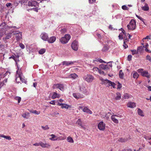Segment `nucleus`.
<instances>
[{"label": "nucleus", "instance_id": "obj_1", "mask_svg": "<svg viewBox=\"0 0 151 151\" xmlns=\"http://www.w3.org/2000/svg\"><path fill=\"white\" fill-rule=\"evenodd\" d=\"M12 28H13V29H12V30L11 29L10 30L11 31H12V33H13L14 35H16V38L17 41H19L21 39H22V32H19V31H16V30L17 29H19V28H17L15 26H8L7 29H11Z\"/></svg>", "mask_w": 151, "mask_h": 151}, {"label": "nucleus", "instance_id": "obj_2", "mask_svg": "<svg viewBox=\"0 0 151 151\" xmlns=\"http://www.w3.org/2000/svg\"><path fill=\"white\" fill-rule=\"evenodd\" d=\"M137 72L141 74L142 76L146 77L147 78H149L150 77V75L148 72L146 70H144L142 68H139L137 70Z\"/></svg>", "mask_w": 151, "mask_h": 151}, {"label": "nucleus", "instance_id": "obj_3", "mask_svg": "<svg viewBox=\"0 0 151 151\" xmlns=\"http://www.w3.org/2000/svg\"><path fill=\"white\" fill-rule=\"evenodd\" d=\"M136 22L133 19H132L127 27L129 30H134L135 29Z\"/></svg>", "mask_w": 151, "mask_h": 151}, {"label": "nucleus", "instance_id": "obj_4", "mask_svg": "<svg viewBox=\"0 0 151 151\" xmlns=\"http://www.w3.org/2000/svg\"><path fill=\"white\" fill-rule=\"evenodd\" d=\"M70 38V36L69 35L66 34L64 37H62L60 39V42L63 44L67 43Z\"/></svg>", "mask_w": 151, "mask_h": 151}, {"label": "nucleus", "instance_id": "obj_5", "mask_svg": "<svg viewBox=\"0 0 151 151\" xmlns=\"http://www.w3.org/2000/svg\"><path fill=\"white\" fill-rule=\"evenodd\" d=\"M83 78L84 80L88 83L92 82L94 79V77L90 74H87L84 76Z\"/></svg>", "mask_w": 151, "mask_h": 151}, {"label": "nucleus", "instance_id": "obj_6", "mask_svg": "<svg viewBox=\"0 0 151 151\" xmlns=\"http://www.w3.org/2000/svg\"><path fill=\"white\" fill-rule=\"evenodd\" d=\"M112 65L111 64L109 65L101 64L100 65V68L102 70L108 72V70H109L110 68H111Z\"/></svg>", "mask_w": 151, "mask_h": 151}, {"label": "nucleus", "instance_id": "obj_7", "mask_svg": "<svg viewBox=\"0 0 151 151\" xmlns=\"http://www.w3.org/2000/svg\"><path fill=\"white\" fill-rule=\"evenodd\" d=\"M19 70L16 71V76L15 80L17 83L20 82V80L22 79V73L19 71H18Z\"/></svg>", "mask_w": 151, "mask_h": 151}, {"label": "nucleus", "instance_id": "obj_8", "mask_svg": "<svg viewBox=\"0 0 151 151\" xmlns=\"http://www.w3.org/2000/svg\"><path fill=\"white\" fill-rule=\"evenodd\" d=\"M106 124L103 121L100 122L98 124V129L101 131H104L105 128Z\"/></svg>", "mask_w": 151, "mask_h": 151}, {"label": "nucleus", "instance_id": "obj_9", "mask_svg": "<svg viewBox=\"0 0 151 151\" xmlns=\"http://www.w3.org/2000/svg\"><path fill=\"white\" fill-rule=\"evenodd\" d=\"M100 79L102 81H104L103 82L104 84L106 82L107 83H108L109 86H112L114 88H115V86L116 85V84L114 82H112L108 79H105L104 80V79L102 78Z\"/></svg>", "mask_w": 151, "mask_h": 151}, {"label": "nucleus", "instance_id": "obj_10", "mask_svg": "<svg viewBox=\"0 0 151 151\" xmlns=\"http://www.w3.org/2000/svg\"><path fill=\"white\" fill-rule=\"evenodd\" d=\"M121 117L120 115L116 114L113 115L111 116V119L112 121L115 123L118 124L119 123L118 120L117 119V117Z\"/></svg>", "mask_w": 151, "mask_h": 151}, {"label": "nucleus", "instance_id": "obj_11", "mask_svg": "<svg viewBox=\"0 0 151 151\" xmlns=\"http://www.w3.org/2000/svg\"><path fill=\"white\" fill-rule=\"evenodd\" d=\"M71 47L72 49L76 51L78 50V42L76 41H74L72 43Z\"/></svg>", "mask_w": 151, "mask_h": 151}, {"label": "nucleus", "instance_id": "obj_12", "mask_svg": "<svg viewBox=\"0 0 151 151\" xmlns=\"http://www.w3.org/2000/svg\"><path fill=\"white\" fill-rule=\"evenodd\" d=\"M73 96L76 99L83 98L84 97L83 94L78 93H73Z\"/></svg>", "mask_w": 151, "mask_h": 151}, {"label": "nucleus", "instance_id": "obj_13", "mask_svg": "<svg viewBox=\"0 0 151 151\" xmlns=\"http://www.w3.org/2000/svg\"><path fill=\"white\" fill-rule=\"evenodd\" d=\"M40 37L42 40L45 41H47L48 39V35L45 32L42 33L40 35Z\"/></svg>", "mask_w": 151, "mask_h": 151}, {"label": "nucleus", "instance_id": "obj_14", "mask_svg": "<svg viewBox=\"0 0 151 151\" xmlns=\"http://www.w3.org/2000/svg\"><path fill=\"white\" fill-rule=\"evenodd\" d=\"M56 88L59 89L60 90L63 91L64 90V86L62 84H56L54 85Z\"/></svg>", "mask_w": 151, "mask_h": 151}, {"label": "nucleus", "instance_id": "obj_15", "mask_svg": "<svg viewBox=\"0 0 151 151\" xmlns=\"http://www.w3.org/2000/svg\"><path fill=\"white\" fill-rule=\"evenodd\" d=\"M80 90L81 92L86 95H87L89 94V92L86 90L85 87L80 86Z\"/></svg>", "mask_w": 151, "mask_h": 151}, {"label": "nucleus", "instance_id": "obj_16", "mask_svg": "<svg viewBox=\"0 0 151 151\" xmlns=\"http://www.w3.org/2000/svg\"><path fill=\"white\" fill-rule=\"evenodd\" d=\"M56 38L55 36H52L50 37L49 39H48L47 41L49 43H52L54 42Z\"/></svg>", "mask_w": 151, "mask_h": 151}, {"label": "nucleus", "instance_id": "obj_17", "mask_svg": "<svg viewBox=\"0 0 151 151\" xmlns=\"http://www.w3.org/2000/svg\"><path fill=\"white\" fill-rule=\"evenodd\" d=\"M40 145L43 148H48L50 146V145L49 144L46 143H44L42 142H40Z\"/></svg>", "mask_w": 151, "mask_h": 151}, {"label": "nucleus", "instance_id": "obj_18", "mask_svg": "<svg viewBox=\"0 0 151 151\" xmlns=\"http://www.w3.org/2000/svg\"><path fill=\"white\" fill-rule=\"evenodd\" d=\"M127 106L128 107L134 108L136 106V104L134 103L130 102L127 103Z\"/></svg>", "mask_w": 151, "mask_h": 151}, {"label": "nucleus", "instance_id": "obj_19", "mask_svg": "<svg viewBox=\"0 0 151 151\" xmlns=\"http://www.w3.org/2000/svg\"><path fill=\"white\" fill-rule=\"evenodd\" d=\"M83 111L90 114H91L92 113V111L90 109H89L86 106L83 109Z\"/></svg>", "mask_w": 151, "mask_h": 151}, {"label": "nucleus", "instance_id": "obj_20", "mask_svg": "<svg viewBox=\"0 0 151 151\" xmlns=\"http://www.w3.org/2000/svg\"><path fill=\"white\" fill-rule=\"evenodd\" d=\"M141 8L142 10L144 11H147L149 9V7L148 4L146 3H145L144 6H142Z\"/></svg>", "mask_w": 151, "mask_h": 151}, {"label": "nucleus", "instance_id": "obj_21", "mask_svg": "<svg viewBox=\"0 0 151 151\" xmlns=\"http://www.w3.org/2000/svg\"><path fill=\"white\" fill-rule=\"evenodd\" d=\"M93 69L94 70H97L98 72H99V73L100 74H103V75H105L106 74V73H105V72H104V71H102V70H101V69H99V68H98L97 67H96V68H93Z\"/></svg>", "mask_w": 151, "mask_h": 151}, {"label": "nucleus", "instance_id": "obj_22", "mask_svg": "<svg viewBox=\"0 0 151 151\" xmlns=\"http://www.w3.org/2000/svg\"><path fill=\"white\" fill-rule=\"evenodd\" d=\"M11 32H12L7 34V35H6V37H4L3 38V40H6L9 39L11 37L12 34V33H12V31Z\"/></svg>", "mask_w": 151, "mask_h": 151}, {"label": "nucleus", "instance_id": "obj_23", "mask_svg": "<svg viewBox=\"0 0 151 151\" xmlns=\"http://www.w3.org/2000/svg\"><path fill=\"white\" fill-rule=\"evenodd\" d=\"M142 45L143 46V47L144 48H145V51L149 53H151V51L147 49V47L148 46V45L147 43H145V45H144V43H142Z\"/></svg>", "mask_w": 151, "mask_h": 151}, {"label": "nucleus", "instance_id": "obj_24", "mask_svg": "<svg viewBox=\"0 0 151 151\" xmlns=\"http://www.w3.org/2000/svg\"><path fill=\"white\" fill-rule=\"evenodd\" d=\"M60 96V94L57 93L56 92H54L53 93V94L52 96V99H54L56 98H59Z\"/></svg>", "mask_w": 151, "mask_h": 151}, {"label": "nucleus", "instance_id": "obj_25", "mask_svg": "<svg viewBox=\"0 0 151 151\" xmlns=\"http://www.w3.org/2000/svg\"><path fill=\"white\" fill-rule=\"evenodd\" d=\"M78 77V76L75 73L71 74L69 75L68 78H72L73 79H75Z\"/></svg>", "mask_w": 151, "mask_h": 151}, {"label": "nucleus", "instance_id": "obj_26", "mask_svg": "<svg viewBox=\"0 0 151 151\" xmlns=\"http://www.w3.org/2000/svg\"><path fill=\"white\" fill-rule=\"evenodd\" d=\"M116 96L115 98V99L116 100H120L121 98V94L119 93H116Z\"/></svg>", "mask_w": 151, "mask_h": 151}, {"label": "nucleus", "instance_id": "obj_27", "mask_svg": "<svg viewBox=\"0 0 151 151\" xmlns=\"http://www.w3.org/2000/svg\"><path fill=\"white\" fill-rule=\"evenodd\" d=\"M51 136L52 137L50 138V139L51 140L55 141L57 140L58 137L55 135L53 134H52L51 135Z\"/></svg>", "mask_w": 151, "mask_h": 151}, {"label": "nucleus", "instance_id": "obj_28", "mask_svg": "<svg viewBox=\"0 0 151 151\" xmlns=\"http://www.w3.org/2000/svg\"><path fill=\"white\" fill-rule=\"evenodd\" d=\"M133 73H133V76H132L134 78H136V79L139 76V74H138L136 72L134 71Z\"/></svg>", "mask_w": 151, "mask_h": 151}, {"label": "nucleus", "instance_id": "obj_29", "mask_svg": "<svg viewBox=\"0 0 151 151\" xmlns=\"http://www.w3.org/2000/svg\"><path fill=\"white\" fill-rule=\"evenodd\" d=\"M137 113L138 114L141 116H144V115L143 114V111L141 110L140 109H138L137 110Z\"/></svg>", "mask_w": 151, "mask_h": 151}, {"label": "nucleus", "instance_id": "obj_30", "mask_svg": "<svg viewBox=\"0 0 151 151\" xmlns=\"http://www.w3.org/2000/svg\"><path fill=\"white\" fill-rule=\"evenodd\" d=\"M22 116L24 118L27 119L29 117V113H26L23 114H22Z\"/></svg>", "mask_w": 151, "mask_h": 151}, {"label": "nucleus", "instance_id": "obj_31", "mask_svg": "<svg viewBox=\"0 0 151 151\" xmlns=\"http://www.w3.org/2000/svg\"><path fill=\"white\" fill-rule=\"evenodd\" d=\"M0 136L1 137L4 138L9 140H11L12 139L11 137L9 136H6L1 134V135H0Z\"/></svg>", "mask_w": 151, "mask_h": 151}, {"label": "nucleus", "instance_id": "obj_32", "mask_svg": "<svg viewBox=\"0 0 151 151\" xmlns=\"http://www.w3.org/2000/svg\"><path fill=\"white\" fill-rule=\"evenodd\" d=\"M109 49V47L107 45H104L103 48L102 50V51L103 52H106Z\"/></svg>", "mask_w": 151, "mask_h": 151}, {"label": "nucleus", "instance_id": "obj_33", "mask_svg": "<svg viewBox=\"0 0 151 151\" xmlns=\"http://www.w3.org/2000/svg\"><path fill=\"white\" fill-rule=\"evenodd\" d=\"M123 30V33H120L119 36V39L120 40H122L123 39V34H125V31L124 30V29H122Z\"/></svg>", "mask_w": 151, "mask_h": 151}, {"label": "nucleus", "instance_id": "obj_34", "mask_svg": "<svg viewBox=\"0 0 151 151\" xmlns=\"http://www.w3.org/2000/svg\"><path fill=\"white\" fill-rule=\"evenodd\" d=\"M69 107H70V106L69 105H68L67 104H63V105H62L61 107L62 108H65L66 109H68V108Z\"/></svg>", "mask_w": 151, "mask_h": 151}, {"label": "nucleus", "instance_id": "obj_35", "mask_svg": "<svg viewBox=\"0 0 151 151\" xmlns=\"http://www.w3.org/2000/svg\"><path fill=\"white\" fill-rule=\"evenodd\" d=\"M11 58L13 59L14 60V61L16 63V65H17V67H18V64H17V59L15 58V57L14 56L12 55L9 58V59H11Z\"/></svg>", "mask_w": 151, "mask_h": 151}, {"label": "nucleus", "instance_id": "obj_36", "mask_svg": "<svg viewBox=\"0 0 151 151\" xmlns=\"http://www.w3.org/2000/svg\"><path fill=\"white\" fill-rule=\"evenodd\" d=\"M67 140L68 142H69L73 143L74 142V141L73 139L72 138V137H67Z\"/></svg>", "mask_w": 151, "mask_h": 151}, {"label": "nucleus", "instance_id": "obj_37", "mask_svg": "<svg viewBox=\"0 0 151 151\" xmlns=\"http://www.w3.org/2000/svg\"><path fill=\"white\" fill-rule=\"evenodd\" d=\"M124 74L122 72V70H121L119 71V76L120 78L122 79L123 78Z\"/></svg>", "mask_w": 151, "mask_h": 151}, {"label": "nucleus", "instance_id": "obj_38", "mask_svg": "<svg viewBox=\"0 0 151 151\" xmlns=\"http://www.w3.org/2000/svg\"><path fill=\"white\" fill-rule=\"evenodd\" d=\"M76 124L78 125L81 126L82 124V122L80 119H79L76 122Z\"/></svg>", "mask_w": 151, "mask_h": 151}, {"label": "nucleus", "instance_id": "obj_39", "mask_svg": "<svg viewBox=\"0 0 151 151\" xmlns=\"http://www.w3.org/2000/svg\"><path fill=\"white\" fill-rule=\"evenodd\" d=\"M45 51L46 50L45 49H42L39 51V53L40 54H42L45 52Z\"/></svg>", "mask_w": 151, "mask_h": 151}, {"label": "nucleus", "instance_id": "obj_40", "mask_svg": "<svg viewBox=\"0 0 151 151\" xmlns=\"http://www.w3.org/2000/svg\"><path fill=\"white\" fill-rule=\"evenodd\" d=\"M130 97L129 94L128 93H125L124 95V97L123 98L124 99H128Z\"/></svg>", "mask_w": 151, "mask_h": 151}, {"label": "nucleus", "instance_id": "obj_41", "mask_svg": "<svg viewBox=\"0 0 151 151\" xmlns=\"http://www.w3.org/2000/svg\"><path fill=\"white\" fill-rule=\"evenodd\" d=\"M69 62L70 61H64L62 63L63 65H65L66 66H68L70 65Z\"/></svg>", "mask_w": 151, "mask_h": 151}, {"label": "nucleus", "instance_id": "obj_42", "mask_svg": "<svg viewBox=\"0 0 151 151\" xmlns=\"http://www.w3.org/2000/svg\"><path fill=\"white\" fill-rule=\"evenodd\" d=\"M111 114L110 112H108L107 114H105V117L107 119H108Z\"/></svg>", "mask_w": 151, "mask_h": 151}, {"label": "nucleus", "instance_id": "obj_43", "mask_svg": "<svg viewBox=\"0 0 151 151\" xmlns=\"http://www.w3.org/2000/svg\"><path fill=\"white\" fill-rule=\"evenodd\" d=\"M59 114V113L57 112H54L52 113V114H51V115L53 117L54 116H56Z\"/></svg>", "mask_w": 151, "mask_h": 151}, {"label": "nucleus", "instance_id": "obj_44", "mask_svg": "<svg viewBox=\"0 0 151 151\" xmlns=\"http://www.w3.org/2000/svg\"><path fill=\"white\" fill-rule=\"evenodd\" d=\"M41 127L44 130H47L49 129V127L48 125H46L45 127L42 126Z\"/></svg>", "mask_w": 151, "mask_h": 151}, {"label": "nucleus", "instance_id": "obj_45", "mask_svg": "<svg viewBox=\"0 0 151 151\" xmlns=\"http://www.w3.org/2000/svg\"><path fill=\"white\" fill-rule=\"evenodd\" d=\"M130 51L132 52V54L133 55L137 54L138 53L137 51L135 50H131Z\"/></svg>", "mask_w": 151, "mask_h": 151}, {"label": "nucleus", "instance_id": "obj_46", "mask_svg": "<svg viewBox=\"0 0 151 151\" xmlns=\"http://www.w3.org/2000/svg\"><path fill=\"white\" fill-rule=\"evenodd\" d=\"M136 15V17H137L138 19H139L140 20H141L142 22H143L145 24V22H144V19H143L142 17L138 16L137 15Z\"/></svg>", "mask_w": 151, "mask_h": 151}, {"label": "nucleus", "instance_id": "obj_47", "mask_svg": "<svg viewBox=\"0 0 151 151\" xmlns=\"http://www.w3.org/2000/svg\"><path fill=\"white\" fill-rule=\"evenodd\" d=\"M122 9L124 10H128L129 8L125 5H123L122 6Z\"/></svg>", "mask_w": 151, "mask_h": 151}, {"label": "nucleus", "instance_id": "obj_48", "mask_svg": "<svg viewBox=\"0 0 151 151\" xmlns=\"http://www.w3.org/2000/svg\"><path fill=\"white\" fill-rule=\"evenodd\" d=\"M118 141L119 142H125V141H126V140L122 138H119L118 139Z\"/></svg>", "mask_w": 151, "mask_h": 151}, {"label": "nucleus", "instance_id": "obj_49", "mask_svg": "<svg viewBox=\"0 0 151 151\" xmlns=\"http://www.w3.org/2000/svg\"><path fill=\"white\" fill-rule=\"evenodd\" d=\"M31 112L33 114H40V111H38L36 110H34L31 111Z\"/></svg>", "mask_w": 151, "mask_h": 151}, {"label": "nucleus", "instance_id": "obj_50", "mask_svg": "<svg viewBox=\"0 0 151 151\" xmlns=\"http://www.w3.org/2000/svg\"><path fill=\"white\" fill-rule=\"evenodd\" d=\"M20 81H22V83H26L27 81L22 77V79L20 80Z\"/></svg>", "mask_w": 151, "mask_h": 151}, {"label": "nucleus", "instance_id": "obj_51", "mask_svg": "<svg viewBox=\"0 0 151 151\" xmlns=\"http://www.w3.org/2000/svg\"><path fill=\"white\" fill-rule=\"evenodd\" d=\"M132 55H128L127 57V60L129 61H131L132 60Z\"/></svg>", "mask_w": 151, "mask_h": 151}, {"label": "nucleus", "instance_id": "obj_52", "mask_svg": "<svg viewBox=\"0 0 151 151\" xmlns=\"http://www.w3.org/2000/svg\"><path fill=\"white\" fill-rule=\"evenodd\" d=\"M146 58L147 60H148L150 61L151 62V57L149 55H147L146 56Z\"/></svg>", "mask_w": 151, "mask_h": 151}, {"label": "nucleus", "instance_id": "obj_53", "mask_svg": "<svg viewBox=\"0 0 151 151\" xmlns=\"http://www.w3.org/2000/svg\"><path fill=\"white\" fill-rule=\"evenodd\" d=\"M19 46L22 49H23L25 48V46L22 43H20Z\"/></svg>", "mask_w": 151, "mask_h": 151}, {"label": "nucleus", "instance_id": "obj_54", "mask_svg": "<svg viewBox=\"0 0 151 151\" xmlns=\"http://www.w3.org/2000/svg\"><path fill=\"white\" fill-rule=\"evenodd\" d=\"M10 74V73L8 71H7L6 72L4 73V77L6 76L7 75H8L9 76Z\"/></svg>", "mask_w": 151, "mask_h": 151}, {"label": "nucleus", "instance_id": "obj_55", "mask_svg": "<svg viewBox=\"0 0 151 151\" xmlns=\"http://www.w3.org/2000/svg\"><path fill=\"white\" fill-rule=\"evenodd\" d=\"M150 39V36H147L145 37V38H143V39L142 40V41L143 42H144V40L145 39Z\"/></svg>", "mask_w": 151, "mask_h": 151}, {"label": "nucleus", "instance_id": "obj_56", "mask_svg": "<svg viewBox=\"0 0 151 151\" xmlns=\"http://www.w3.org/2000/svg\"><path fill=\"white\" fill-rule=\"evenodd\" d=\"M118 85L117 86V89H120L122 87V84L120 83L119 82H118Z\"/></svg>", "mask_w": 151, "mask_h": 151}, {"label": "nucleus", "instance_id": "obj_57", "mask_svg": "<svg viewBox=\"0 0 151 151\" xmlns=\"http://www.w3.org/2000/svg\"><path fill=\"white\" fill-rule=\"evenodd\" d=\"M124 47V48H126L128 47L127 45L125 43V41H124V45H123Z\"/></svg>", "mask_w": 151, "mask_h": 151}, {"label": "nucleus", "instance_id": "obj_58", "mask_svg": "<svg viewBox=\"0 0 151 151\" xmlns=\"http://www.w3.org/2000/svg\"><path fill=\"white\" fill-rule=\"evenodd\" d=\"M66 30L65 29H63L61 30L60 32L62 33H64L66 32Z\"/></svg>", "mask_w": 151, "mask_h": 151}, {"label": "nucleus", "instance_id": "obj_59", "mask_svg": "<svg viewBox=\"0 0 151 151\" xmlns=\"http://www.w3.org/2000/svg\"><path fill=\"white\" fill-rule=\"evenodd\" d=\"M16 99L18 100V103H19L21 101V98L20 97H17L16 98Z\"/></svg>", "mask_w": 151, "mask_h": 151}, {"label": "nucleus", "instance_id": "obj_60", "mask_svg": "<svg viewBox=\"0 0 151 151\" xmlns=\"http://www.w3.org/2000/svg\"><path fill=\"white\" fill-rule=\"evenodd\" d=\"M50 103L52 105H55V100H52L50 102Z\"/></svg>", "mask_w": 151, "mask_h": 151}, {"label": "nucleus", "instance_id": "obj_61", "mask_svg": "<svg viewBox=\"0 0 151 151\" xmlns=\"http://www.w3.org/2000/svg\"><path fill=\"white\" fill-rule=\"evenodd\" d=\"M12 5V4L11 3H7L6 4V6L7 7H9Z\"/></svg>", "mask_w": 151, "mask_h": 151}, {"label": "nucleus", "instance_id": "obj_62", "mask_svg": "<svg viewBox=\"0 0 151 151\" xmlns=\"http://www.w3.org/2000/svg\"><path fill=\"white\" fill-rule=\"evenodd\" d=\"M96 0H89V3L90 4L93 3Z\"/></svg>", "mask_w": 151, "mask_h": 151}, {"label": "nucleus", "instance_id": "obj_63", "mask_svg": "<svg viewBox=\"0 0 151 151\" xmlns=\"http://www.w3.org/2000/svg\"><path fill=\"white\" fill-rule=\"evenodd\" d=\"M70 65H72L74 63H76V61H70Z\"/></svg>", "mask_w": 151, "mask_h": 151}, {"label": "nucleus", "instance_id": "obj_64", "mask_svg": "<svg viewBox=\"0 0 151 151\" xmlns=\"http://www.w3.org/2000/svg\"><path fill=\"white\" fill-rule=\"evenodd\" d=\"M33 145L35 146H39L40 145V142L39 143H35L33 144Z\"/></svg>", "mask_w": 151, "mask_h": 151}]
</instances>
